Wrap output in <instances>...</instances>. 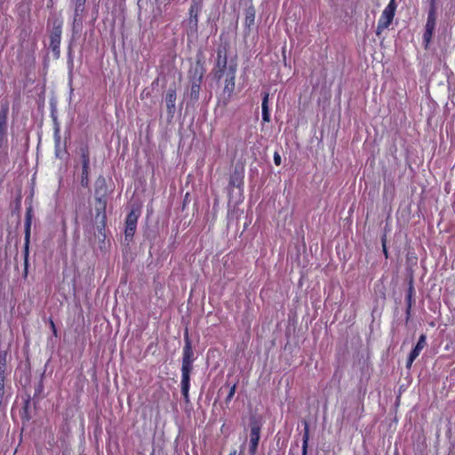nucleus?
Segmentation results:
<instances>
[{
  "label": "nucleus",
  "instance_id": "nucleus-6",
  "mask_svg": "<svg viewBox=\"0 0 455 455\" xmlns=\"http://www.w3.org/2000/svg\"><path fill=\"white\" fill-rule=\"evenodd\" d=\"M235 74H236V64L229 63V69L228 73L224 76V88H223V98L225 100V103L229 101L231 96L235 90Z\"/></svg>",
  "mask_w": 455,
  "mask_h": 455
},
{
  "label": "nucleus",
  "instance_id": "nucleus-8",
  "mask_svg": "<svg viewBox=\"0 0 455 455\" xmlns=\"http://www.w3.org/2000/svg\"><path fill=\"white\" fill-rule=\"evenodd\" d=\"M82 173L80 183L83 187L86 188L89 185V168H90V155L87 148H80Z\"/></svg>",
  "mask_w": 455,
  "mask_h": 455
},
{
  "label": "nucleus",
  "instance_id": "nucleus-20",
  "mask_svg": "<svg viewBox=\"0 0 455 455\" xmlns=\"http://www.w3.org/2000/svg\"><path fill=\"white\" fill-rule=\"evenodd\" d=\"M82 23H83V14H78L76 16V13H74L73 30L75 32H79L81 30Z\"/></svg>",
  "mask_w": 455,
  "mask_h": 455
},
{
  "label": "nucleus",
  "instance_id": "nucleus-33",
  "mask_svg": "<svg viewBox=\"0 0 455 455\" xmlns=\"http://www.w3.org/2000/svg\"><path fill=\"white\" fill-rule=\"evenodd\" d=\"M383 248H384V252H385V254L387 255V250H386L385 245H383Z\"/></svg>",
  "mask_w": 455,
  "mask_h": 455
},
{
  "label": "nucleus",
  "instance_id": "nucleus-30",
  "mask_svg": "<svg viewBox=\"0 0 455 455\" xmlns=\"http://www.w3.org/2000/svg\"><path fill=\"white\" fill-rule=\"evenodd\" d=\"M60 142V136L58 135V131H56V132H55V144H56V147H59Z\"/></svg>",
  "mask_w": 455,
  "mask_h": 455
},
{
  "label": "nucleus",
  "instance_id": "nucleus-3",
  "mask_svg": "<svg viewBox=\"0 0 455 455\" xmlns=\"http://www.w3.org/2000/svg\"><path fill=\"white\" fill-rule=\"evenodd\" d=\"M436 24V4L430 2V8L427 13V19L425 26V32L423 34V43L425 48L428 47L432 40V36L435 31Z\"/></svg>",
  "mask_w": 455,
  "mask_h": 455
},
{
  "label": "nucleus",
  "instance_id": "nucleus-26",
  "mask_svg": "<svg viewBox=\"0 0 455 455\" xmlns=\"http://www.w3.org/2000/svg\"><path fill=\"white\" fill-rule=\"evenodd\" d=\"M259 443H250L249 452L251 455H255Z\"/></svg>",
  "mask_w": 455,
  "mask_h": 455
},
{
  "label": "nucleus",
  "instance_id": "nucleus-10",
  "mask_svg": "<svg viewBox=\"0 0 455 455\" xmlns=\"http://www.w3.org/2000/svg\"><path fill=\"white\" fill-rule=\"evenodd\" d=\"M139 218V212L137 211H131V212L127 215L125 220V237L132 238L134 235L137 221Z\"/></svg>",
  "mask_w": 455,
  "mask_h": 455
},
{
  "label": "nucleus",
  "instance_id": "nucleus-19",
  "mask_svg": "<svg viewBox=\"0 0 455 455\" xmlns=\"http://www.w3.org/2000/svg\"><path fill=\"white\" fill-rule=\"evenodd\" d=\"M308 440H309V427H308V424L307 422H305V428H304V434H303V443H302V454L301 455H307V453Z\"/></svg>",
  "mask_w": 455,
  "mask_h": 455
},
{
  "label": "nucleus",
  "instance_id": "nucleus-9",
  "mask_svg": "<svg viewBox=\"0 0 455 455\" xmlns=\"http://www.w3.org/2000/svg\"><path fill=\"white\" fill-rule=\"evenodd\" d=\"M61 33H62V22L59 21V20H55L53 23L52 32H51V36H50V47L57 54L60 53Z\"/></svg>",
  "mask_w": 455,
  "mask_h": 455
},
{
  "label": "nucleus",
  "instance_id": "nucleus-5",
  "mask_svg": "<svg viewBox=\"0 0 455 455\" xmlns=\"http://www.w3.org/2000/svg\"><path fill=\"white\" fill-rule=\"evenodd\" d=\"M396 9V5L395 3V0H391L389 4L386 6V8L383 10L381 16L378 21V26L376 29V34L379 36L381 32L387 28L388 26L391 24L394 16L395 12Z\"/></svg>",
  "mask_w": 455,
  "mask_h": 455
},
{
  "label": "nucleus",
  "instance_id": "nucleus-23",
  "mask_svg": "<svg viewBox=\"0 0 455 455\" xmlns=\"http://www.w3.org/2000/svg\"><path fill=\"white\" fill-rule=\"evenodd\" d=\"M189 14L191 18V22H194L195 25L197 24V7L196 4L191 5L189 9Z\"/></svg>",
  "mask_w": 455,
  "mask_h": 455
},
{
  "label": "nucleus",
  "instance_id": "nucleus-17",
  "mask_svg": "<svg viewBox=\"0 0 455 455\" xmlns=\"http://www.w3.org/2000/svg\"><path fill=\"white\" fill-rule=\"evenodd\" d=\"M182 363H193V351L188 340L183 348Z\"/></svg>",
  "mask_w": 455,
  "mask_h": 455
},
{
  "label": "nucleus",
  "instance_id": "nucleus-21",
  "mask_svg": "<svg viewBox=\"0 0 455 455\" xmlns=\"http://www.w3.org/2000/svg\"><path fill=\"white\" fill-rule=\"evenodd\" d=\"M85 2L86 0H76L74 13H76V16L78 14H84Z\"/></svg>",
  "mask_w": 455,
  "mask_h": 455
},
{
  "label": "nucleus",
  "instance_id": "nucleus-29",
  "mask_svg": "<svg viewBox=\"0 0 455 455\" xmlns=\"http://www.w3.org/2000/svg\"><path fill=\"white\" fill-rule=\"evenodd\" d=\"M50 324H51V329H52V331L53 332V335L57 336V329H56V326H55V324H54L52 320L50 321Z\"/></svg>",
  "mask_w": 455,
  "mask_h": 455
},
{
  "label": "nucleus",
  "instance_id": "nucleus-24",
  "mask_svg": "<svg viewBox=\"0 0 455 455\" xmlns=\"http://www.w3.org/2000/svg\"><path fill=\"white\" fill-rule=\"evenodd\" d=\"M235 390H236V384L235 383V384H233V385L230 387V388H229V392H228V396L226 397L225 402H226L227 403H229V402L232 400V398H233V397H234V395H235Z\"/></svg>",
  "mask_w": 455,
  "mask_h": 455
},
{
  "label": "nucleus",
  "instance_id": "nucleus-7",
  "mask_svg": "<svg viewBox=\"0 0 455 455\" xmlns=\"http://www.w3.org/2000/svg\"><path fill=\"white\" fill-rule=\"evenodd\" d=\"M192 371V363H182L181 367V392L186 403H189V387L190 372Z\"/></svg>",
  "mask_w": 455,
  "mask_h": 455
},
{
  "label": "nucleus",
  "instance_id": "nucleus-1",
  "mask_svg": "<svg viewBox=\"0 0 455 455\" xmlns=\"http://www.w3.org/2000/svg\"><path fill=\"white\" fill-rule=\"evenodd\" d=\"M229 64H228V51L226 46H221L217 51V59L212 69L214 77L220 81L228 73Z\"/></svg>",
  "mask_w": 455,
  "mask_h": 455
},
{
  "label": "nucleus",
  "instance_id": "nucleus-13",
  "mask_svg": "<svg viewBox=\"0 0 455 455\" xmlns=\"http://www.w3.org/2000/svg\"><path fill=\"white\" fill-rule=\"evenodd\" d=\"M165 102L168 113L171 116L175 112V102H176V91L175 89L169 88L165 96Z\"/></svg>",
  "mask_w": 455,
  "mask_h": 455
},
{
  "label": "nucleus",
  "instance_id": "nucleus-15",
  "mask_svg": "<svg viewBox=\"0 0 455 455\" xmlns=\"http://www.w3.org/2000/svg\"><path fill=\"white\" fill-rule=\"evenodd\" d=\"M268 96L269 94L267 92H265L264 97L262 99V120L265 123L270 122V114H269V108H268Z\"/></svg>",
  "mask_w": 455,
  "mask_h": 455
},
{
  "label": "nucleus",
  "instance_id": "nucleus-4",
  "mask_svg": "<svg viewBox=\"0 0 455 455\" xmlns=\"http://www.w3.org/2000/svg\"><path fill=\"white\" fill-rule=\"evenodd\" d=\"M9 112V103L7 100L1 102L0 109V149L7 148V116Z\"/></svg>",
  "mask_w": 455,
  "mask_h": 455
},
{
  "label": "nucleus",
  "instance_id": "nucleus-31",
  "mask_svg": "<svg viewBox=\"0 0 455 455\" xmlns=\"http://www.w3.org/2000/svg\"><path fill=\"white\" fill-rule=\"evenodd\" d=\"M410 313H411V309H409V307H407V310H406L407 318H409Z\"/></svg>",
  "mask_w": 455,
  "mask_h": 455
},
{
  "label": "nucleus",
  "instance_id": "nucleus-16",
  "mask_svg": "<svg viewBox=\"0 0 455 455\" xmlns=\"http://www.w3.org/2000/svg\"><path fill=\"white\" fill-rule=\"evenodd\" d=\"M427 338H426V335L422 334L420 335L415 347L411 351V353L412 354V357L413 356H419L420 352L422 351V349L425 347L426 344H427Z\"/></svg>",
  "mask_w": 455,
  "mask_h": 455
},
{
  "label": "nucleus",
  "instance_id": "nucleus-28",
  "mask_svg": "<svg viewBox=\"0 0 455 455\" xmlns=\"http://www.w3.org/2000/svg\"><path fill=\"white\" fill-rule=\"evenodd\" d=\"M417 358V356H413L412 357V354L410 353L409 355V357H408V360H407V363H406V367L407 368H411L412 363L414 362V360Z\"/></svg>",
  "mask_w": 455,
  "mask_h": 455
},
{
  "label": "nucleus",
  "instance_id": "nucleus-12",
  "mask_svg": "<svg viewBox=\"0 0 455 455\" xmlns=\"http://www.w3.org/2000/svg\"><path fill=\"white\" fill-rule=\"evenodd\" d=\"M96 199L98 201V210L105 209L106 206V181L104 178H99L96 181Z\"/></svg>",
  "mask_w": 455,
  "mask_h": 455
},
{
  "label": "nucleus",
  "instance_id": "nucleus-14",
  "mask_svg": "<svg viewBox=\"0 0 455 455\" xmlns=\"http://www.w3.org/2000/svg\"><path fill=\"white\" fill-rule=\"evenodd\" d=\"M30 228H31V218L29 214H27L26 217V223H25V248H24V254H25V266L27 267L28 264V245H29V237H30Z\"/></svg>",
  "mask_w": 455,
  "mask_h": 455
},
{
  "label": "nucleus",
  "instance_id": "nucleus-18",
  "mask_svg": "<svg viewBox=\"0 0 455 455\" xmlns=\"http://www.w3.org/2000/svg\"><path fill=\"white\" fill-rule=\"evenodd\" d=\"M260 427L257 423L251 425L250 443H259Z\"/></svg>",
  "mask_w": 455,
  "mask_h": 455
},
{
  "label": "nucleus",
  "instance_id": "nucleus-22",
  "mask_svg": "<svg viewBox=\"0 0 455 455\" xmlns=\"http://www.w3.org/2000/svg\"><path fill=\"white\" fill-rule=\"evenodd\" d=\"M255 19V11L253 8H249L246 11L245 22L248 26L253 24Z\"/></svg>",
  "mask_w": 455,
  "mask_h": 455
},
{
  "label": "nucleus",
  "instance_id": "nucleus-25",
  "mask_svg": "<svg viewBox=\"0 0 455 455\" xmlns=\"http://www.w3.org/2000/svg\"><path fill=\"white\" fill-rule=\"evenodd\" d=\"M412 292H413V287H412V285H411L409 288V291H408V294L406 296L407 307H409V309L411 308Z\"/></svg>",
  "mask_w": 455,
  "mask_h": 455
},
{
  "label": "nucleus",
  "instance_id": "nucleus-32",
  "mask_svg": "<svg viewBox=\"0 0 455 455\" xmlns=\"http://www.w3.org/2000/svg\"><path fill=\"white\" fill-rule=\"evenodd\" d=\"M429 1H430V2H432V3L437 4V2H438L439 0H429Z\"/></svg>",
  "mask_w": 455,
  "mask_h": 455
},
{
  "label": "nucleus",
  "instance_id": "nucleus-27",
  "mask_svg": "<svg viewBox=\"0 0 455 455\" xmlns=\"http://www.w3.org/2000/svg\"><path fill=\"white\" fill-rule=\"evenodd\" d=\"M274 163L276 165H280L282 163V158L278 152H275V154H274Z\"/></svg>",
  "mask_w": 455,
  "mask_h": 455
},
{
  "label": "nucleus",
  "instance_id": "nucleus-11",
  "mask_svg": "<svg viewBox=\"0 0 455 455\" xmlns=\"http://www.w3.org/2000/svg\"><path fill=\"white\" fill-rule=\"evenodd\" d=\"M5 355H0V404L3 403L5 395V379L8 375Z\"/></svg>",
  "mask_w": 455,
  "mask_h": 455
},
{
  "label": "nucleus",
  "instance_id": "nucleus-2",
  "mask_svg": "<svg viewBox=\"0 0 455 455\" xmlns=\"http://www.w3.org/2000/svg\"><path fill=\"white\" fill-rule=\"evenodd\" d=\"M191 73L193 74L190 80V92L189 97L191 100H197L199 98L200 89H201V83L202 79L204 74V67L197 62L194 68L191 70Z\"/></svg>",
  "mask_w": 455,
  "mask_h": 455
}]
</instances>
